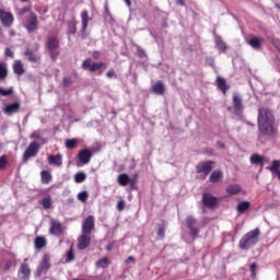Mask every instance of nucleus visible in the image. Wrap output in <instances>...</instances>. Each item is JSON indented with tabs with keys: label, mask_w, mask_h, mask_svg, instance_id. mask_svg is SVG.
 Here are the masks:
<instances>
[{
	"label": "nucleus",
	"mask_w": 280,
	"mask_h": 280,
	"mask_svg": "<svg viewBox=\"0 0 280 280\" xmlns=\"http://www.w3.org/2000/svg\"><path fill=\"white\" fill-rule=\"evenodd\" d=\"M257 124L258 139H261V137H266V139H277L279 137V129L276 125L275 114H272L268 108H258Z\"/></svg>",
	"instance_id": "obj_1"
},
{
	"label": "nucleus",
	"mask_w": 280,
	"mask_h": 280,
	"mask_svg": "<svg viewBox=\"0 0 280 280\" xmlns=\"http://www.w3.org/2000/svg\"><path fill=\"white\" fill-rule=\"evenodd\" d=\"M259 235H261V231L259 228H256L242 236L238 242V248L241 250H250L253 246H257L259 244Z\"/></svg>",
	"instance_id": "obj_2"
},
{
	"label": "nucleus",
	"mask_w": 280,
	"mask_h": 280,
	"mask_svg": "<svg viewBox=\"0 0 280 280\" xmlns=\"http://www.w3.org/2000/svg\"><path fill=\"white\" fill-rule=\"evenodd\" d=\"M50 268H51V255L46 253L43 255L42 260L37 266V269L35 271V277L39 279V277H43V275H47Z\"/></svg>",
	"instance_id": "obj_3"
},
{
	"label": "nucleus",
	"mask_w": 280,
	"mask_h": 280,
	"mask_svg": "<svg viewBox=\"0 0 280 280\" xmlns=\"http://www.w3.org/2000/svg\"><path fill=\"white\" fill-rule=\"evenodd\" d=\"M39 151H40V145L38 144V142L36 141L31 142L23 153V156H22L23 163H27V161H30L31 159H34V156H37Z\"/></svg>",
	"instance_id": "obj_4"
},
{
	"label": "nucleus",
	"mask_w": 280,
	"mask_h": 280,
	"mask_svg": "<svg viewBox=\"0 0 280 280\" xmlns=\"http://www.w3.org/2000/svg\"><path fill=\"white\" fill-rule=\"evenodd\" d=\"M81 67L84 71H89L90 73H95V71H100L101 69H106V63L93 62V59L86 58L83 60Z\"/></svg>",
	"instance_id": "obj_5"
},
{
	"label": "nucleus",
	"mask_w": 280,
	"mask_h": 280,
	"mask_svg": "<svg viewBox=\"0 0 280 280\" xmlns=\"http://www.w3.org/2000/svg\"><path fill=\"white\" fill-rule=\"evenodd\" d=\"M24 27L28 34H34L38 30V16L36 13L31 12L27 19L24 22Z\"/></svg>",
	"instance_id": "obj_6"
},
{
	"label": "nucleus",
	"mask_w": 280,
	"mask_h": 280,
	"mask_svg": "<svg viewBox=\"0 0 280 280\" xmlns=\"http://www.w3.org/2000/svg\"><path fill=\"white\" fill-rule=\"evenodd\" d=\"M242 96H240L237 93H234L232 96V106L234 115L237 117H242V113H244V103H243Z\"/></svg>",
	"instance_id": "obj_7"
},
{
	"label": "nucleus",
	"mask_w": 280,
	"mask_h": 280,
	"mask_svg": "<svg viewBox=\"0 0 280 280\" xmlns=\"http://www.w3.org/2000/svg\"><path fill=\"white\" fill-rule=\"evenodd\" d=\"M58 47H60V42L58 40V37L48 38L47 48L50 54V58L52 60H56L58 58V56H60V52L56 51V49H58Z\"/></svg>",
	"instance_id": "obj_8"
},
{
	"label": "nucleus",
	"mask_w": 280,
	"mask_h": 280,
	"mask_svg": "<svg viewBox=\"0 0 280 280\" xmlns=\"http://www.w3.org/2000/svg\"><path fill=\"white\" fill-rule=\"evenodd\" d=\"M220 202V199L209 192L202 194V203L207 209H215Z\"/></svg>",
	"instance_id": "obj_9"
},
{
	"label": "nucleus",
	"mask_w": 280,
	"mask_h": 280,
	"mask_svg": "<svg viewBox=\"0 0 280 280\" xmlns=\"http://www.w3.org/2000/svg\"><path fill=\"white\" fill-rule=\"evenodd\" d=\"M49 234L54 235L55 237H60L65 235V228L60 221L51 220L49 226Z\"/></svg>",
	"instance_id": "obj_10"
},
{
	"label": "nucleus",
	"mask_w": 280,
	"mask_h": 280,
	"mask_svg": "<svg viewBox=\"0 0 280 280\" xmlns=\"http://www.w3.org/2000/svg\"><path fill=\"white\" fill-rule=\"evenodd\" d=\"M0 21L3 27H12L14 24V15L3 9H0Z\"/></svg>",
	"instance_id": "obj_11"
},
{
	"label": "nucleus",
	"mask_w": 280,
	"mask_h": 280,
	"mask_svg": "<svg viewBox=\"0 0 280 280\" xmlns=\"http://www.w3.org/2000/svg\"><path fill=\"white\" fill-rule=\"evenodd\" d=\"M88 246H91V234L82 232L81 235L78 237L77 248L79 250H86Z\"/></svg>",
	"instance_id": "obj_12"
},
{
	"label": "nucleus",
	"mask_w": 280,
	"mask_h": 280,
	"mask_svg": "<svg viewBox=\"0 0 280 280\" xmlns=\"http://www.w3.org/2000/svg\"><path fill=\"white\" fill-rule=\"evenodd\" d=\"M213 161H208V162H200L197 166V174H205V176H209L213 170Z\"/></svg>",
	"instance_id": "obj_13"
},
{
	"label": "nucleus",
	"mask_w": 280,
	"mask_h": 280,
	"mask_svg": "<svg viewBox=\"0 0 280 280\" xmlns=\"http://www.w3.org/2000/svg\"><path fill=\"white\" fill-rule=\"evenodd\" d=\"M95 231V217L89 215L82 223V233L92 234Z\"/></svg>",
	"instance_id": "obj_14"
},
{
	"label": "nucleus",
	"mask_w": 280,
	"mask_h": 280,
	"mask_svg": "<svg viewBox=\"0 0 280 280\" xmlns=\"http://www.w3.org/2000/svg\"><path fill=\"white\" fill-rule=\"evenodd\" d=\"M78 159L82 165H89V163H91V159H93V153L89 149L80 150Z\"/></svg>",
	"instance_id": "obj_15"
},
{
	"label": "nucleus",
	"mask_w": 280,
	"mask_h": 280,
	"mask_svg": "<svg viewBox=\"0 0 280 280\" xmlns=\"http://www.w3.org/2000/svg\"><path fill=\"white\" fill-rule=\"evenodd\" d=\"M18 272L19 275H22L21 279L30 280V277H32V269H30V264H27V258H25L24 262L21 264Z\"/></svg>",
	"instance_id": "obj_16"
},
{
	"label": "nucleus",
	"mask_w": 280,
	"mask_h": 280,
	"mask_svg": "<svg viewBox=\"0 0 280 280\" xmlns=\"http://www.w3.org/2000/svg\"><path fill=\"white\" fill-rule=\"evenodd\" d=\"M196 219L191 215H188L186 218V225L188 226L189 231H190V235L192 237H198V233H200V230L198 228H196Z\"/></svg>",
	"instance_id": "obj_17"
},
{
	"label": "nucleus",
	"mask_w": 280,
	"mask_h": 280,
	"mask_svg": "<svg viewBox=\"0 0 280 280\" xmlns=\"http://www.w3.org/2000/svg\"><path fill=\"white\" fill-rule=\"evenodd\" d=\"M19 110H21V103L20 102L8 104L3 108L4 115H8L9 117L14 115L15 113H19Z\"/></svg>",
	"instance_id": "obj_18"
},
{
	"label": "nucleus",
	"mask_w": 280,
	"mask_h": 280,
	"mask_svg": "<svg viewBox=\"0 0 280 280\" xmlns=\"http://www.w3.org/2000/svg\"><path fill=\"white\" fill-rule=\"evenodd\" d=\"M12 69H13V73H15V75H23V73H25V68L23 66V61H21L19 59L13 61Z\"/></svg>",
	"instance_id": "obj_19"
},
{
	"label": "nucleus",
	"mask_w": 280,
	"mask_h": 280,
	"mask_svg": "<svg viewBox=\"0 0 280 280\" xmlns=\"http://www.w3.org/2000/svg\"><path fill=\"white\" fill-rule=\"evenodd\" d=\"M47 247V238L45 236H36L34 238V248L36 250H43V248Z\"/></svg>",
	"instance_id": "obj_20"
},
{
	"label": "nucleus",
	"mask_w": 280,
	"mask_h": 280,
	"mask_svg": "<svg viewBox=\"0 0 280 280\" xmlns=\"http://www.w3.org/2000/svg\"><path fill=\"white\" fill-rule=\"evenodd\" d=\"M264 38L262 37H252L248 39L247 44L253 47V49H261L264 47Z\"/></svg>",
	"instance_id": "obj_21"
},
{
	"label": "nucleus",
	"mask_w": 280,
	"mask_h": 280,
	"mask_svg": "<svg viewBox=\"0 0 280 280\" xmlns=\"http://www.w3.org/2000/svg\"><path fill=\"white\" fill-rule=\"evenodd\" d=\"M24 56L25 58H27L28 62H33V63L40 62V56H37L36 54H34V50L32 49H26L24 51Z\"/></svg>",
	"instance_id": "obj_22"
},
{
	"label": "nucleus",
	"mask_w": 280,
	"mask_h": 280,
	"mask_svg": "<svg viewBox=\"0 0 280 280\" xmlns=\"http://www.w3.org/2000/svg\"><path fill=\"white\" fill-rule=\"evenodd\" d=\"M152 90L155 95H165V84H163V81H156L153 84Z\"/></svg>",
	"instance_id": "obj_23"
},
{
	"label": "nucleus",
	"mask_w": 280,
	"mask_h": 280,
	"mask_svg": "<svg viewBox=\"0 0 280 280\" xmlns=\"http://www.w3.org/2000/svg\"><path fill=\"white\" fill-rule=\"evenodd\" d=\"M217 86L223 93V95H226V91L230 89V86L226 84V80L222 77L217 78Z\"/></svg>",
	"instance_id": "obj_24"
},
{
	"label": "nucleus",
	"mask_w": 280,
	"mask_h": 280,
	"mask_svg": "<svg viewBox=\"0 0 280 280\" xmlns=\"http://www.w3.org/2000/svg\"><path fill=\"white\" fill-rule=\"evenodd\" d=\"M48 163L49 165H56L57 167H60L62 165V155H50L48 156Z\"/></svg>",
	"instance_id": "obj_25"
},
{
	"label": "nucleus",
	"mask_w": 280,
	"mask_h": 280,
	"mask_svg": "<svg viewBox=\"0 0 280 280\" xmlns=\"http://www.w3.org/2000/svg\"><path fill=\"white\" fill-rule=\"evenodd\" d=\"M81 23H82V32H86L89 27V11L83 10L81 12Z\"/></svg>",
	"instance_id": "obj_26"
},
{
	"label": "nucleus",
	"mask_w": 280,
	"mask_h": 280,
	"mask_svg": "<svg viewBox=\"0 0 280 280\" xmlns=\"http://www.w3.org/2000/svg\"><path fill=\"white\" fill-rule=\"evenodd\" d=\"M117 183L120 185V187H126L130 184V176H128L126 173H122L118 175Z\"/></svg>",
	"instance_id": "obj_27"
},
{
	"label": "nucleus",
	"mask_w": 280,
	"mask_h": 280,
	"mask_svg": "<svg viewBox=\"0 0 280 280\" xmlns=\"http://www.w3.org/2000/svg\"><path fill=\"white\" fill-rule=\"evenodd\" d=\"M264 161H266V158L255 153L250 156V163L252 165H261L264 167Z\"/></svg>",
	"instance_id": "obj_28"
},
{
	"label": "nucleus",
	"mask_w": 280,
	"mask_h": 280,
	"mask_svg": "<svg viewBox=\"0 0 280 280\" xmlns=\"http://www.w3.org/2000/svg\"><path fill=\"white\" fill-rule=\"evenodd\" d=\"M240 191H242V187H240V185H237V184H232L226 187V192L230 196H237V194H240Z\"/></svg>",
	"instance_id": "obj_29"
},
{
	"label": "nucleus",
	"mask_w": 280,
	"mask_h": 280,
	"mask_svg": "<svg viewBox=\"0 0 280 280\" xmlns=\"http://www.w3.org/2000/svg\"><path fill=\"white\" fill-rule=\"evenodd\" d=\"M40 178H42L43 185H49V183H51L52 180V176L49 171H42Z\"/></svg>",
	"instance_id": "obj_30"
},
{
	"label": "nucleus",
	"mask_w": 280,
	"mask_h": 280,
	"mask_svg": "<svg viewBox=\"0 0 280 280\" xmlns=\"http://www.w3.org/2000/svg\"><path fill=\"white\" fill-rule=\"evenodd\" d=\"M8 78V63L1 62L0 63V82L5 81Z\"/></svg>",
	"instance_id": "obj_31"
},
{
	"label": "nucleus",
	"mask_w": 280,
	"mask_h": 280,
	"mask_svg": "<svg viewBox=\"0 0 280 280\" xmlns=\"http://www.w3.org/2000/svg\"><path fill=\"white\" fill-rule=\"evenodd\" d=\"M223 174L221 171H213L209 177L210 183H220L222 180Z\"/></svg>",
	"instance_id": "obj_32"
},
{
	"label": "nucleus",
	"mask_w": 280,
	"mask_h": 280,
	"mask_svg": "<svg viewBox=\"0 0 280 280\" xmlns=\"http://www.w3.org/2000/svg\"><path fill=\"white\" fill-rule=\"evenodd\" d=\"M248 209H250L249 201H242L236 206V211H238V213H244V211H248Z\"/></svg>",
	"instance_id": "obj_33"
},
{
	"label": "nucleus",
	"mask_w": 280,
	"mask_h": 280,
	"mask_svg": "<svg viewBox=\"0 0 280 280\" xmlns=\"http://www.w3.org/2000/svg\"><path fill=\"white\" fill-rule=\"evenodd\" d=\"M217 49H220V51H226V43L222 40V37L215 36L214 38Z\"/></svg>",
	"instance_id": "obj_34"
},
{
	"label": "nucleus",
	"mask_w": 280,
	"mask_h": 280,
	"mask_svg": "<svg viewBox=\"0 0 280 280\" xmlns=\"http://www.w3.org/2000/svg\"><path fill=\"white\" fill-rule=\"evenodd\" d=\"M39 205H42L43 209H51V196L44 197Z\"/></svg>",
	"instance_id": "obj_35"
},
{
	"label": "nucleus",
	"mask_w": 280,
	"mask_h": 280,
	"mask_svg": "<svg viewBox=\"0 0 280 280\" xmlns=\"http://www.w3.org/2000/svg\"><path fill=\"white\" fill-rule=\"evenodd\" d=\"M267 170H269V172H272L273 174H277V172H280V161L275 160L271 163V166L267 167Z\"/></svg>",
	"instance_id": "obj_36"
},
{
	"label": "nucleus",
	"mask_w": 280,
	"mask_h": 280,
	"mask_svg": "<svg viewBox=\"0 0 280 280\" xmlns=\"http://www.w3.org/2000/svg\"><path fill=\"white\" fill-rule=\"evenodd\" d=\"M77 145H78V139L73 138V139L66 140V148L68 150H73V148H75Z\"/></svg>",
	"instance_id": "obj_37"
},
{
	"label": "nucleus",
	"mask_w": 280,
	"mask_h": 280,
	"mask_svg": "<svg viewBox=\"0 0 280 280\" xmlns=\"http://www.w3.org/2000/svg\"><path fill=\"white\" fill-rule=\"evenodd\" d=\"M73 259H75V254H73V246H71L66 253V262L70 264V261H73Z\"/></svg>",
	"instance_id": "obj_38"
},
{
	"label": "nucleus",
	"mask_w": 280,
	"mask_h": 280,
	"mask_svg": "<svg viewBox=\"0 0 280 280\" xmlns=\"http://www.w3.org/2000/svg\"><path fill=\"white\" fill-rule=\"evenodd\" d=\"M86 180V174L83 172H79L74 175V183H84Z\"/></svg>",
	"instance_id": "obj_39"
},
{
	"label": "nucleus",
	"mask_w": 280,
	"mask_h": 280,
	"mask_svg": "<svg viewBox=\"0 0 280 280\" xmlns=\"http://www.w3.org/2000/svg\"><path fill=\"white\" fill-rule=\"evenodd\" d=\"M97 268H108V257H103L96 261Z\"/></svg>",
	"instance_id": "obj_40"
},
{
	"label": "nucleus",
	"mask_w": 280,
	"mask_h": 280,
	"mask_svg": "<svg viewBox=\"0 0 280 280\" xmlns=\"http://www.w3.org/2000/svg\"><path fill=\"white\" fill-rule=\"evenodd\" d=\"M78 200H80V202H86V200H89V192L86 190L79 192Z\"/></svg>",
	"instance_id": "obj_41"
},
{
	"label": "nucleus",
	"mask_w": 280,
	"mask_h": 280,
	"mask_svg": "<svg viewBox=\"0 0 280 280\" xmlns=\"http://www.w3.org/2000/svg\"><path fill=\"white\" fill-rule=\"evenodd\" d=\"M8 167V155L3 154L0 156V170H5Z\"/></svg>",
	"instance_id": "obj_42"
},
{
	"label": "nucleus",
	"mask_w": 280,
	"mask_h": 280,
	"mask_svg": "<svg viewBox=\"0 0 280 280\" xmlns=\"http://www.w3.org/2000/svg\"><path fill=\"white\" fill-rule=\"evenodd\" d=\"M68 32L69 34H75L78 32L75 22H68Z\"/></svg>",
	"instance_id": "obj_43"
},
{
	"label": "nucleus",
	"mask_w": 280,
	"mask_h": 280,
	"mask_svg": "<svg viewBox=\"0 0 280 280\" xmlns=\"http://www.w3.org/2000/svg\"><path fill=\"white\" fill-rule=\"evenodd\" d=\"M12 93H14L13 88H10L9 90H4L3 88H0V95H2V97H8V95H12Z\"/></svg>",
	"instance_id": "obj_44"
},
{
	"label": "nucleus",
	"mask_w": 280,
	"mask_h": 280,
	"mask_svg": "<svg viewBox=\"0 0 280 280\" xmlns=\"http://www.w3.org/2000/svg\"><path fill=\"white\" fill-rule=\"evenodd\" d=\"M71 84H73V80H71V77H66L62 79V86H65L66 89L71 86Z\"/></svg>",
	"instance_id": "obj_45"
},
{
	"label": "nucleus",
	"mask_w": 280,
	"mask_h": 280,
	"mask_svg": "<svg viewBox=\"0 0 280 280\" xmlns=\"http://www.w3.org/2000/svg\"><path fill=\"white\" fill-rule=\"evenodd\" d=\"M31 139H35L36 141H45V139L40 137V133L38 131H34L31 136Z\"/></svg>",
	"instance_id": "obj_46"
},
{
	"label": "nucleus",
	"mask_w": 280,
	"mask_h": 280,
	"mask_svg": "<svg viewBox=\"0 0 280 280\" xmlns=\"http://www.w3.org/2000/svg\"><path fill=\"white\" fill-rule=\"evenodd\" d=\"M158 237H160L161 240H163V237H165V226L159 228Z\"/></svg>",
	"instance_id": "obj_47"
},
{
	"label": "nucleus",
	"mask_w": 280,
	"mask_h": 280,
	"mask_svg": "<svg viewBox=\"0 0 280 280\" xmlns=\"http://www.w3.org/2000/svg\"><path fill=\"white\" fill-rule=\"evenodd\" d=\"M126 209V202L124 200H120L117 202V211H124Z\"/></svg>",
	"instance_id": "obj_48"
},
{
	"label": "nucleus",
	"mask_w": 280,
	"mask_h": 280,
	"mask_svg": "<svg viewBox=\"0 0 280 280\" xmlns=\"http://www.w3.org/2000/svg\"><path fill=\"white\" fill-rule=\"evenodd\" d=\"M106 78H108L109 80L113 78H117V73L115 72L114 69L109 70L106 72Z\"/></svg>",
	"instance_id": "obj_49"
},
{
	"label": "nucleus",
	"mask_w": 280,
	"mask_h": 280,
	"mask_svg": "<svg viewBox=\"0 0 280 280\" xmlns=\"http://www.w3.org/2000/svg\"><path fill=\"white\" fill-rule=\"evenodd\" d=\"M249 270H250V272H252V277H256V275H257V272L255 271V270H257V264H252L250 266H249Z\"/></svg>",
	"instance_id": "obj_50"
},
{
	"label": "nucleus",
	"mask_w": 280,
	"mask_h": 280,
	"mask_svg": "<svg viewBox=\"0 0 280 280\" xmlns=\"http://www.w3.org/2000/svg\"><path fill=\"white\" fill-rule=\"evenodd\" d=\"M4 56H7V58H14V52L10 48H5Z\"/></svg>",
	"instance_id": "obj_51"
},
{
	"label": "nucleus",
	"mask_w": 280,
	"mask_h": 280,
	"mask_svg": "<svg viewBox=\"0 0 280 280\" xmlns=\"http://www.w3.org/2000/svg\"><path fill=\"white\" fill-rule=\"evenodd\" d=\"M272 45L277 49V51L280 52V40L279 39H272Z\"/></svg>",
	"instance_id": "obj_52"
},
{
	"label": "nucleus",
	"mask_w": 280,
	"mask_h": 280,
	"mask_svg": "<svg viewBox=\"0 0 280 280\" xmlns=\"http://www.w3.org/2000/svg\"><path fill=\"white\" fill-rule=\"evenodd\" d=\"M30 12V7H24L19 11L20 16H23Z\"/></svg>",
	"instance_id": "obj_53"
},
{
	"label": "nucleus",
	"mask_w": 280,
	"mask_h": 280,
	"mask_svg": "<svg viewBox=\"0 0 280 280\" xmlns=\"http://www.w3.org/2000/svg\"><path fill=\"white\" fill-rule=\"evenodd\" d=\"M92 57L94 58V60H100V58H102V52L94 50L92 52Z\"/></svg>",
	"instance_id": "obj_54"
},
{
	"label": "nucleus",
	"mask_w": 280,
	"mask_h": 280,
	"mask_svg": "<svg viewBox=\"0 0 280 280\" xmlns=\"http://www.w3.org/2000/svg\"><path fill=\"white\" fill-rule=\"evenodd\" d=\"M138 56L140 58H148V55L145 54V50H143L142 48L138 49Z\"/></svg>",
	"instance_id": "obj_55"
},
{
	"label": "nucleus",
	"mask_w": 280,
	"mask_h": 280,
	"mask_svg": "<svg viewBox=\"0 0 280 280\" xmlns=\"http://www.w3.org/2000/svg\"><path fill=\"white\" fill-rule=\"evenodd\" d=\"M137 261V259L133 257V256H129L127 259H126V261H125V264H135Z\"/></svg>",
	"instance_id": "obj_56"
},
{
	"label": "nucleus",
	"mask_w": 280,
	"mask_h": 280,
	"mask_svg": "<svg viewBox=\"0 0 280 280\" xmlns=\"http://www.w3.org/2000/svg\"><path fill=\"white\" fill-rule=\"evenodd\" d=\"M12 268V260H9L4 264V270H10Z\"/></svg>",
	"instance_id": "obj_57"
},
{
	"label": "nucleus",
	"mask_w": 280,
	"mask_h": 280,
	"mask_svg": "<svg viewBox=\"0 0 280 280\" xmlns=\"http://www.w3.org/2000/svg\"><path fill=\"white\" fill-rule=\"evenodd\" d=\"M131 189H135V186L137 185V179H130L129 182Z\"/></svg>",
	"instance_id": "obj_58"
},
{
	"label": "nucleus",
	"mask_w": 280,
	"mask_h": 280,
	"mask_svg": "<svg viewBox=\"0 0 280 280\" xmlns=\"http://www.w3.org/2000/svg\"><path fill=\"white\" fill-rule=\"evenodd\" d=\"M175 1H176V5L185 7V1L184 0H175Z\"/></svg>",
	"instance_id": "obj_59"
},
{
	"label": "nucleus",
	"mask_w": 280,
	"mask_h": 280,
	"mask_svg": "<svg viewBox=\"0 0 280 280\" xmlns=\"http://www.w3.org/2000/svg\"><path fill=\"white\" fill-rule=\"evenodd\" d=\"M124 1H125L126 5H127L128 8H130V7L132 5L131 0H124Z\"/></svg>",
	"instance_id": "obj_60"
},
{
	"label": "nucleus",
	"mask_w": 280,
	"mask_h": 280,
	"mask_svg": "<svg viewBox=\"0 0 280 280\" xmlns=\"http://www.w3.org/2000/svg\"><path fill=\"white\" fill-rule=\"evenodd\" d=\"M105 250H113V244H109L105 247Z\"/></svg>",
	"instance_id": "obj_61"
},
{
	"label": "nucleus",
	"mask_w": 280,
	"mask_h": 280,
	"mask_svg": "<svg viewBox=\"0 0 280 280\" xmlns=\"http://www.w3.org/2000/svg\"><path fill=\"white\" fill-rule=\"evenodd\" d=\"M277 176H278V178H279V180H280V171H277Z\"/></svg>",
	"instance_id": "obj_62"
},
{
	"label": "nucleus",
	"mask_w": 280,
	"mask_h": 280,
	"mask_svg": "<svg viewBox=\"0 0 280 280\" xmlns=\"http://www.w3.org/2000/svg\"><path fill=\"white\" fill-rule=\"evenodd\" d=\"M22 3H27L28 0H20Z\"/></svg>",
	"instance_id": "obj_63"
},
{
	"label": "nucleus",
	"mask_w": 280,
	"mask_h": 280,
	"mask_svg": "<svg viewBox=\"0 0 280 280\" xmlns=\"http://www.w3.org/2000/svg\"><path fill=\"white\" fill-rule=\"evenodd\" d=\"M162 26H164V27H167V24H166V22H165L164 24H162Z\"/></svg>",
	"instance_id": "obj_64"
}]
</instances>
